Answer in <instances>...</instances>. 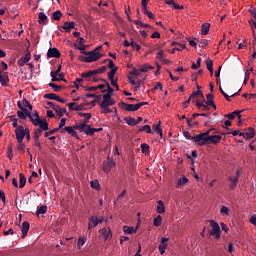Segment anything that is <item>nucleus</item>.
<instances>
[{"label":"nucleus","mask_w":256,"mask_h":256,"mask_svg":"<svg viewBox=\"0 0 256 256\" xmlns=\"http://www.w3.org/2000/svg\"><path fill=\"white\" fill-rule=\"evenodd\" d=\"M50 75L52 77V81H64V83H67V80L65 78H57L58 74H56L55 72H51Z\"/></svg>","instance_id":"40"},{"label":"nucleus","mask_w":256,"mask_h":256,"mask_svg":"<svg viewBox=\"0 0 256 256\" xmlns=\"http://www.w3.org/2000/svg\"><path fill=\"white\" fill-rule=\"evenodd\" d=\"M167 241H169V238L162 237L161 243L158 246V249L160 251V255L165 254V249H167Z\"/></svg>","instance_id":"15"},{"label":"nucleus","mask_w":256,"mask_h":256,"mask_svg":"<svg viewBox=\"0 0 256 256\" xmlns=\"http://www.w3.org/2000/svg\"><path fill=\"white\" fill-rule=\"evenodd\" d=\"M130 47H132V49H136V51H141V45L137 44L136 42L131 41Z\"/></svg>","instance_id":"55"},{"label":"nucleus","mask_w":256,"mask_h":256,"mask_svg":"<svg viewBox=\"0 0 256 256\" xmlns=\"http://www.w3.org/2000/svg\"><path fill=\"white\" fill-rule=\"evenodd\" d=\"M22 111L26 117H29L30 121L35 127H40V129H43V131H49V123H47V120L45 119L41 120L39 117V112L31 114V111H29L27 108H24Z\"/></svg>","instance_id":"1"},{"label":"nucleus","mask_w":256,"mask_h":256,"mask_svg":"<svg viewBox=\"0 0 256 256\" xmlns=\"http://www.w3.org/2000/svg\"><path fill=\"white\" fill-rule=\"evenodd\" d=\"M40 25H47V15L43 12H40L38 15Z\"/></svg>","instance_id":"23"},{"label":"nucleus","mask_w":256,"mask_h":256,"mask_svg":"<svg viewBox=\"0 0 256 256\" xmlns=\"http://www.w3.org/2000/svg\"><path fill=\"white\" fill-rule=\"evenodd\" d=\"M183 135H184L185 139H187L188 141H194V143L196 145H198V147H201V139H199L201 137V133L196 136H191V134H189V132L184 131Z\"/></svg>","instance_id":"7"},{"label":"nucleus","mask_w":256,"mask_h":256,"mask_svg":"<svg viewBox=\"0 0 256 256\" xmlns=\"http://www.w3.org/2000/svg\"><path fill=\"white\" fill-rule=\"evenodd\" d=\"M61 17H63V13H61L60 10H57V11L52 13L53 21H61Z\"/></svg>","instance_id":"27"},{"label":"nucleus","mask_w":256,"mask_h":256,"mask_svg":"<svg viewBox=\"0 0 256 256\" xmlns=\"http://www.w3.org/2000/svg\"><path fill=\"white\" fill-rule=\"evenodd\" d=\"M172 47H175L177 51H183L185 49V44H181L179 42H172Z\"/></svg>","instance_id":"34"},{"label":"nucleus","mask_w":256,"mask_h":256,"mask_svg":"<svg viewBox=\"0 0 256 256\" xmlns=\"http://www.w3.org/2000/svg\"><path fill=\"white\" fill-rule=\"evenodd\" d=\"M79 117H86V120H84L81 124L74 125V129L77 131H80V133H85V135H93V128H91V125H88L89 119H91L92 115L91 113H78Z\"/></svg>","instance_id":"2"},{"label":"nucleus","mask_w":256,"mask_h":256,"mask_svg":"<svg viewBox=\"0 0 256 256\" xmlns=\"http://www.w3.org/2000/svg\"><path fill=\"white\" fill-rule=\"evenodd\" d=\"M139 131H140V132L145 131V133H152V131H151V126H149V125H144V126H142V127L139 129Z\"/></svg>","instance_id":"52"},{"label":"nucleus","mask_w":256,"mask_h":256,"mask_svg":"<svg viewBox=\"0 0 256 256\" xmlns=\"http://www.w3.org/2000/svg\"><path fill=\"white\" fill-rule=\"evenodd\" d=\"M141 151L142 153H145V155H147L149 153V149H151L147 143H143L141 144Z\"/></svg>","instance_id":"46"},{"label":"nucleus","mask_w":256,"mask_h":256,"mask_svg":"<svg viewBox=\"0 0 256 256\" xmlns=\"http://www.w3.org/2000/svg\"><path fill=\"white\" fill-rule=\"evenodd\" d=\"M123 231L126 235H133V233H137L133 226H123Z\"/></svg>","instance_id":"24"},{"label":"nucleus","mask_w":256,"mask_h":256,"mask_svg":"<svg viewBox=\"0 0 256 256\" xmlns=\"http://www.w3.org/2000/svg\"><path fill=\"white\" fill-rule=\"evenodd\" d=\"M206 67H207L208 71L210 72L211 77H213V60L208 58L206 60Z\"/></svg>","instance_id":"28"},{"label":"nucleus","mask_w":256,"mask_h":256,"mask_svg":"<svg viewBox=\"0 0 256 256\" xmlns=\"http://www.w3.org/2000/svg\"><path fill=\"white\" fill-rule=\"evenodd\" d=\"M228 183H229L230 191H235V189H237V185L239 183V177L238 176H229Z\"/></svg>","instance_id":"9"},{"label":"nucleus","mask_w":256,"mask_h":256,"mask_svg":"<svg viewBox=\"0 0 256 256\" xmlns=\"http://www.w3.org/2000/svg\"><path fill=\"white\" fill-rule=\"evenodd\" d=\"M211 131H213V129H210L204 133H201V137L200 139V147H203L205 145H217L218 143H221V139H223V137H221L220 135H213L210 136L209 134L211 133Z\"/></svg>","instance_id":"3"},{"label":"nucleus","mask_w":256,"mask_h":256,"mask_svg":"<svg viewBox=\"0 0 256 256\" xmlns=\"http://www.w3.org/2000/svg\"><path fill=\"white\" fill-rule=\"evenodd\" d=\"M8 159L11 161L13 159V146L9 145L7 150Z\"/></svg>","instance_id":"53"},{"label":"nucleus","mask_w":256,"mask_h":256,"mask_svg":"<svg viewBox=\"0 0 256 256\" xmlns=\"http://www.w3.org/2000/svg\"><path fill=\"white\" fill-rule=\"evenodd\" d=\"M210 227H212V231L210 232L208 239L211 236L215 237V239H221V227L219 226V223H217L215 220H211Z\"/></svg>","instance_id":"5"},{"label":"nucleus","mask_w":256,"mask_h":256,"mask_svg":"<svg viewBox=\"0 0 256 256\" xmlns=\"http://www.w3.org/2000/svg\"><path fill=\"white\" fill-rule=\"evenodd\" d=\"M29 222L25 221L22 223L21 231H22V239L27 237V233H29Z\"/></svg>","instance_id":"18"},{"label":"nucleus","mask_w":256,"mask_h":256,"mask_svg":"<svg viewBox=\"0 0 256 256\" xmlns=\"http://www.w3.org/2000/svg\"><path fill=\"white\" fill-rule=\"evenodd\" d=\"M65 131L72 137H76V139L79 137L77 135V132L75 131V126H67L64 129H62V133H65Z\"/></svg>","instance_id":"17"},{"label":"nucleus","mask_w":256,"mask_h":256,"mask_svg":"<svg viewBox=\"0 0 256 256\" xmlns=\"http://www.w3.org/2000/svg\"><path fill=\"white\" fill-rule=\"evenodd\" d=\"M102 107H111L115 105V101L111 99V96L109 94L103 95V101L101 102Z\"/></svg>","instance_id":"11"},{"label":"nucleus","mask_w":256,"mask_h":256,"mask_svg":"<svg viewBox=\"0 0 256 256\" xmlns=\"http://www.w3.org/2000/svg\"><path fill=\"white\" fill-rule=\"evenodd\" d=\"M144 15H147V17H149L150 19H155V14H153L151 11L147 10H142Z\"/></svg>","instance_id":"57"},{"label":"nucleus","mask_w":256,"mask_h":256,"mask_svg":"<svg viewBox=\"0 0 256 256\" xmlns=\"http://www.w3.org/2000/svg\"><path fill=\"white\" fill-rule=\"evenodd\" d=\"M153 129H154L155 133H158V135H160V137H163V129H161V121H159L158 124L153 126Z\"/></svg>","instance_id":"30"},{"label":"nucleus","mask_w":256,"mask_h":256,"mask_svg":"<svg viewBox=\"0 0 256 256\" xmlns=\"http://www.w3.org/2000/svg\"><path fill=\"white\" fill-rule=\"evenodd\" d=\"M101 113H104L105 115L107 113H111V109H109V106H103V104L100 103Z\"/></svg>","instance_id":"51"},{"label":"nucleus","mask_w":256,"mask_h":256,"mask_svg":"<svg viewBox=\"0 0 256 256\" xmlns=\"http://www.w3.org/2000/svg\"><path fill=\"white\" fill-rule=\"evenodd\" d=\"M94 75H95V73L93 72V70H90V71H88V72L82 73V74H81V77H82L83 79H87V78H89V77H93Z\"/></svg>","instance_id":"47"},{"label":"nucleus","mask_w":256,"mask_h":256,"mask_svg":"<svg viewBox=\"0 0 256 256\" xmlns=\"http://www.w3.org/2000/svg\"><path fill=\"white\" fill-rule=\"evenodd\" d=\"M59 131V128H54L48 132H45L44 137H51V135H55Z\"/></svg>","instance_id":"50"},{"label":"nucleus","mask_w":256,"mask_h":256,"mask_svg":"<svg viewBox=\"0 0 256 256\" xmlns=\"http://www.w3.org/2000/svg\"><path fill=\"white\" fill-rule=\"evenodd\" d=\"M124 121L129 125L130 127H135L137 125V120L133 117H125Z\"/></svg>","instance_id":"22"},{"label":"nucleus","mask_w":256,"mask_h":256,"mask_svg":"<svg viewBox=\"0 0 256 256\" xmlns=\"http://www.w3.org/2000/svg\"><path fill=\"white\" fill-rule=\"evenodd\" d=\"M220 213L222 215H229V208L227 206H221Z\"/></svg>","instance_id":"56"},{"label":"nucleus","mask_w":256,"mask_h":256,"mask_svg":"<svg viewBox=\"0 0 256 256\" xmlns=\"http://www.w3.org/2000/svg\"><path fill=\"white\" fill-rule=\"evenodd\" d=\"M17 149L18 151H25V144L23 143V141L18 142Z\"/></svg>","instance_id":"61"},{"label":"nucleus","mask_w":256,"mask_h":256,"mask_svg":"<svg viewBox=\"0 0 256 256\" xmlns=\"http://www.w3.org/2000/svg\"><path fill=\"white\" fill-rule=\"evenodd\" d=\"M94 72V75H99L101 73H105V71H107V66H102L99 69L96 70H92Z\"/></svg>","instance_id":"49"},{"label":"nucleus","mask_w":256,"mask_h":256,"mask_svg":"<svg viewBox=\"0 0 256 256\" xmlns=\"http://www.w3.org/2000/svg\"><path fill=\"white\" fill-rule=\"evenodd\" d=\"M246 139H253L255 137V129L248 128V132L245 133Z\"/></svg>","instance_id":"35"},{"label":"nucleus","mask_w":256,"mask_h":256,"mask_svg":"<svg viewBox=\"0 0 256 256\" xmlns=\"http://www.w3.org/2000/svg\"><path fill=\"white\" fill-rule=\"evenodd\" d=\"M245 110H239V111H234L230 114H226L225 117H227L230 120L235 119V117H238V119H241V113H243Z\"/></svg>","instance_id":"19"},{"label":"nucleus","mask_w":256,"mask_h":256,"mask_svg":"<svg viewBox=\"0 0 256 256\" xmlns=\"http://www.w3.org/2000/svg\"><path fill=\"white\" fill-rule=\"evenodd\" d=\"M42 133H43V129L41 128L35 129L33 139H39Z\"/></svg>","instance_id":"45"},{"label":"nucleus","mask_w":256,"mask_h":256,"mask_svg":"<svg viewBox=\"0 0 256 256\" xmlns=\"http://www.w3.org/2000/svg\"><path fill=\"white\" fill-rule=\"evenodd\" d=\"M99 233L102 235L104 241H107V239H111V237H113L111 234V228H102L99 230Z\"/></svg>","instance_id":"14"},{"label":"nucleus","mask_w":256,"mask_h":256,"mask_svg":"<svg viewBox=\"0 0 256 256\" xmlns=\"http://www.w3.org/2000/svg\"><path fill=\"white\" fill-rule=\"evenodd\" d=\"M19 177H20L19 187H20V189H23V187H25V184L27 183V178L25 177V175L23 173H20Z\"/></svg>","instance_id":"29"},{"label":"nucleus","mask_w":256,"mask_h":256,"mask_svg":"<svg viewBox=\"0 0 256 256\" xmlns=\"http://www.w3.org/2000/svg\"><path fill=\"white\" fill-rule=\"evenodd\" d=\"M0 83L5 87V85L9 83V76L7 74H2V76H0Z\"/></svg>","instance_id":"32"},{"label":"nucleus","mask_w":256,"mask_h":256,"mask_svg":"<svg viewBox=\"0 0 256 256\" xmlns=\"http://www.w3.org/2000/svg\"><path fill=\"white\" fill-rule=\"evenodd\" d=\"M134 23H135V25H138L139 27H142V29L143 28H149V29L152 28L151 25L145 24L141 20H135Z\"/></svg>","instance_id":"37"},{"label":"nucleus","mask_w":256,"mask_h":256,"mask_svg":"<svg viewBox=\"0 0 256 256\" xmlns=\"http://www.w3.org/2000/svg\"><path fill=\"white\" fill-rule=\"evenodd\" d=\"M161 223H163V217H161V215H158L156 218H154V221H153L154 227H161Z\"/></svg>","instance_id":"31"},{"label":"nucleus","mask_w":256,"mask_h":256,"mask_svg":"<svg viewBox=\"0 0 256 256\" xmlns=\"http://www.w3.org/2000/svg\"><path fill=\"white\" fill-rule=\"evenodd\" d=\"M201 61L202 59L198 58L196 63L192 62L191 69H199V67H201Z\"/></svg>","instance_id":"48"},{"label":"nucleus","mask_w":256,"mask_h":256,"mask_svg":"<svg viewBox=\"0 0 256 256\" xmlns=\"http://www.w3.org/2000/svg\"><path fill=\"white\" fill-rule=\"evenodd\" d=\"M89 222L92 224V227H97V225H99V219L97 216L90 217Z\"/></svg>","instance_id":"39"},{"label":"nucleus","mask_w":256,"mask_h":256,"mask_svg":"<svg viewBox=\"0 0 256 256\" xmlns=\"http://www.w3.org/2000/svg\"><path fill=\"white\" fill-rule=\"evenodd\" d=\"M250 223L252 225H255V227H256V215L255 214L250 217Z\"/></svg>","instance_id":"64"},{"label":"nucleus","mask_w":256,"mask_h":256,"mask_svg":"<svg viewBox=\"0 0 256 256\" xmlns=\"http://www.w3.org/2000/svg\"><path fill=\"white\" fill-rule=\"evenodd\" d=\"M17 115H18L19 119H21L22 121H25L27 119L25 113L22 110L21 111L18 110Z\"/></svg>","instance_id":"58"},{"label":"nucleus","mask_w":256,"mask_h":256,"mask_svg":"<svg viewBox=\"0 0 256 256\" xmlns=\"http://www.w3.org/2000/svg\"><path fill=\"white\" fill-rule=\"evenodd\" d=\"M116 165L117 164L114 162V160L108 157L107 162H104V165H103L104 173H109V171H111V169H113V167H115Z\"/></svg>","instance_id":"10"},{"label":"nucleus","mask_w":256,"mask_h":256,"mask_svg":"<svg viewBox=\"0 0 256 256\" xmlns=\"http://www.w3.org/2000/svg\"><path fill=\"white\" fill-rule=\"evenodd\" d=\"M155 69V67L149 65V64H144L142 66H140V73H149V71Z\"/></svg>","instance_id":"21"},{"label":"nucleus","mask_w":256,"mask_h":256,"mask_svg":"<svg viewBox=\"0 0 256 256\" xmlns=\"http://www.w3.org/2000/svg\"><path fill=\"white\" fill-rule=\"evenodd\" d=\"M33 139H34L35 147H38L39 150L41 151V149H43V147L41 146V142L39 141V138H33Z\"/></svg>","instance_id":"60"},{"label":"nucleus","mask_w":256,"mask_h":256,"mask_svg":"<svg viewBox=\"0 0 256 256\" xmlns=\"http://www.w3.org/2000/svg\"><path fill=\"white\" fill-rule=\"evenodd\" d=\"M209 29H211V24L209 23H204L201 27V33L202 35H208L209 34Z\"/></svg>","instance_id":"26"},{"label":"nucleus","mask_w":256,"mask_h":256,"mask_svg":"<svg viewBox=\"0 0 256 256\" xmlns=\"http://www.w3.org/2000/svg\"><path fill=\"white\" fill-rule=\"evenodd\" d=\"M101 81L103 83H105L106 87H107V90H102V93H106V95H113V88L111 87V85L109 84V82L105 79H101Z\"/></svg>","instance_id":"20"},{"label":"nucleus","mask_w":256,"mask_h":256,"mask_svg":"<svg viewBox=\"0 0 256 256\" xmlns=\"http://www.w3.org/2000/svg\"><path fill=\"white\" fill-rule=\"evenodd\" d=\"M187 183H189V178L186 176H182L181 178H179L176 181V189H181V188L185 187V185H187Z\"/></svg>","instance_id":"13"},{"label":"nucleus","mask_w":256,"mask_h":256,"mask_svg":"<svg viewBox=\"0 0 256 256\" xmlns=\"http://www.w3.org/2000/svg\"><path fill=\"white\" fill-rule=\"evenodd\" d=\"M156 211L160 215L165 213V203H163V201H161V200L158 201V206L156 208Z\"/></svg>","instance_id":"25"},{"label":"nucleus","mask_w":256,"mask_h":256,"mask_svg":"<svg viewBox=\"0 0 256 256\" xmlns=\"http://www.w3.org/2000/svg\"><path fill=\"white\" fill-rule=\"evenodd\" d=\"M47 57L48 58H56L59 59L61 57V52H59V49L57 48H50L47 52Z\"/></svg>","instance_id":"12"},{"label":"nucleus","mask_w":256,"mask_h":256,"mask_svg":"<svg viewBox=\"0 0 256 256\" xmlns=\"http://www.w3.org/2000/svg\"><path fill=\"white\" fill-rule=\"evenodd\" d=\"M101 49L102 46H98L92 51L84 52L85 56H78V59L83 63H95V61H99V59L102 57L101 53H99Z\"/></svg>","instance_id":"4"},{"label":"nucleus","mask_w":256,"mask_h":256,"mask_svg":"<svg viewBox=\"0 0 256 256\" xmlns=\"http://www.w3.org/2000/svg\"><path fill=\"white\" fill-rule=\"evenodd\" d=\"M49 87H51V89H53V91H55L56 93H59V91H61L63 86H59L53 82H50Z\"/></svg>","instance_id":"36"},{"label":"nucleus","mask_w":256,"mask_h":256,"mask_svg":"<svg viewBox=\"0 0 256 256\" xmlns=\"http://www.w3.org/2000/svg\"><path fill=\"white\" fill-rule=\"evenodd\" d=\"M87 105V103L85 104H79L76 107H74V111H83L85 109V106Z\"/></svg>","instance_id":"59"},{"label":"nucleus","mask_w":256,"mask_h":256,"mask_svg":"<svg viewBox=\"0 0 256 256\" xmlns=\"http://www.w3.org/2000/svg\"><path fill=\"white\" fill-rule=\"evenodd\" d=\"M118 105L120 109H122L123 111H129V112L139 111L137 104H128L125 102H120Z\"/></svg>","instance_id":"6"},{"label":"nucleus","mask_w":256,"mask_h":256,"mask_svg":"<svg viewBox=\"0 0 256 256\" xmlns=\"http://www.w3.org/2000/svg\"><path fill=\"white\" fill-rule=\"evenodd\" d=\"M62 29H64V31H66V33H70L71 29H75V22L74 21H66L64 22Z\"/></svg>","instance_id":"16"},{"label":"nucleus","mask_w":256,"mask_h":256,"mask_svg":"<svg viewBox=\"0 0 256 256\" xmlns=\"http://www.w3.org/2000/svg\"><path fill=\"white\" fill-rule=\"evenodd\" d=\"M15 135H16L17 142L21 143V141H23V139H25V127L18 126L15 129Z\"/></svg>","instance_id":"8"},{"label":"nucleus","mask_w":256,"mask_h":256,"mask_svg":"<svg viewBox=\"0 0 256 256\" xmlns=\"http://www.w3.org/2000/svg\"><path fill=\"white\" fill-rule=\"evenodd\" d=\"M141 71L137 70L136 68H133L130 72V75H134V77H139Z\"/></svg>","instance_id":"63"},{"label":"nucleus","mask_w":256,"mask_h":256,"mask_svg":"<svg viewBox=\"0 0 256 256\" xmlns=\"http://www.w3.org/2000/svg\"><path fill=\"white\" fill-rule=\"evenodd\" d=\"M44 213H47V206H41V207L38 208V210L36 211L37 217H39V215H44Z\"/></svg>","instance_id":"42"},{"label":"nucleus","mask_w":256,"mask_h":256,"mask_svg":"<svg viewBox=\"0 0 256 256\" xmlns=\"http://www.w3.org/2000/svg\"><path fill=\"white\" fill-rule=\"evenodd\" d=\"M26 63L28 62L23 56L17 61V65H19V67H23L24 65H26Z\"/></svg>","instance_id":"54"},{"label":"nucleus","mask_w":256,"mask_h":256,"mask_svg":"<svg viewBox=\"0 0 256 256\" xmlns=\"http://www.w3.org/2000/svg\"><path fill=\"white\" fill-rule=\"evenodd\" d=\"M85 238H79L78 239V249H81V247H83V245H85Z\"/></svg>","instance_id":"62"},{"label":"nucleus","mask_w":256,"mask_h":256,"mask_svg":"<svg viewBox=\"0 0 256 256\" xmlns=\"http://www.w3.org/2000/svg\"><path fill=\"white\" fill-rule=\"evenodd\" d=\"M57 97H58V95L55 93H47L44 95L45 99H51L53 101H57Z\"/></svg>","instance_id":"43"},{"label":"nucleus","mask_w":256,"mask_h":256,"mask_svg":"<svg viewBox=\"0 0 256 256\" xmlns=\"http://www.w3.org/2000/svg\"><path fill=\"white\" fill-rule=\"evenodd\" d=\"M91 188L96 189V191H99L101 186L99 185V180H93L90 182Z\"/></svg>","instance_id":"41"},{"label":"nucleus","mask_w":256,"mask_h":256,"mask_svg":"<svg viewBox=\"0 0 256 256\" xmlns=\"http://www.w3.org/2000/svg\"><path fill=\"white\" fill-rule=\"evenodd\" d=\"M119 68L118 67H115L113 69H111V71L108 72V79H115V73H117V70Z\"/></svg>","instance_id":"44"},{"label":"nucleus","mask_w":256,"mask_h":256,"mask_svg":"<svg viewBox=\"0 0 256 256\" xmlns=\"http://www.w3.org/2000/svg\"><path fill=\"white\" fill-rule=\"evenodd\" d=\"M22 105L24 107H28L29 111H33V105H31V102H29V100H27L26 98H23Z\"/></svg>","instance_id":"38"},{"label":"nucleus","mask_w":256,"mask_h":256,"mask_svg":"<svg viewBox=\"0 0 256 256\" xmlns=\"http://www.w3.org/2000/svg\"><path fill=\"white\" fill-rule=\"evenodd\" d=\"M55 113L59 117H63V115H65V113H67V109L61 108V107L58 106V107H56Z\"/></svg>","instance_id":"33"}]
</instances>
